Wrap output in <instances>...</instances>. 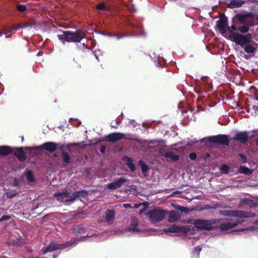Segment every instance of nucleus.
<instances>
[{"instance_id": "f257e3e1", "label": "nucleus", "mask_w": 258, "mask_h": 258, "mask_svg": "<svg viewBox=\"0 0 258 258\" xmlns=\"http://www.w3.org/2000/svg\"><path fill=\"white\" fill-rule=\"evenodd\" d=\"M246 17L245 16H240L238 18V22L234 25H232L230 27H227V20L225 19H220L216 22V26L220 32L224 36H226V29L230 33L228 28H230L232 32H236L239 31L241 33H245L249 29L248 25L246 22Z\"/></svg>"}, {"instance_id": "f03ea898", "label": "nucleus", "mask_w": 258, "mask_h": 258, "mask_svg": "<svg viewBox=\"0 0 258 258\" xmlns=\"http://www.w3.org/2000/svg\"><path fill=\"white\" fill-rule=\"evenodd\" d=\"M228 30L230 32V38L233 39L236 44L240 45L243 47L246 52L252 54L255 51V47L248 44L251 38V35L250 34L247 33L243 36L238 33L232 32L230 28H229Z\"/></svg>"}, {"instance_id": "7ed1b4c3", "label": "nucleus", "mask_w": 258, "mask_h": 258, "mask_svg": "<svg viewBox=\"0 0 258 258\" xmlns=\"http://www.w3.org/2000/svg\"><path fill=\"white\" fill-rule=\"evenodd\" d=\"M85 33L82 30H77L75 32L63 31L62 34L57 35L58 39L64 45L66 42H79L85 36Z\"/></svg>"}, {"instance_id": "20e7f679", "label": "nucleus", "mask_w": 258, "mask_h": 258, "mask_svg": "<svg viewBox=\"0 0 258 258\" xmlns=\"http://www.w3.org/2000/svg\"><path fill=\"white\" fill-rule=\"evenodd\" d=\"M217 220H204V219H191L187 221V223L195 226L197 229L210 230L213 229V225L217 223Z\"/></svg>"}, {"instance_id": "39448f33", "label": "nucleus", "mask_w": 258, "mask_h": 258, "mask_svg": "<svg viewBox=\"0 0 258 258\" xmlns=\"http://www.w3.org/2000/svg\"><path fill=\"white\" fill-rule=\"evenodd\" d=\"M151 223L155 224L164 219L166 216L165 210L160 208L150 210L146 214Z\"/></svg>"}, {"instance_id": "423d86ee", "label": "nucleus", "mask_w": 258, "mask_h": 258, "mask_svg": "<svg viewBox=\"0 0 258 258\" xmlns=\"http://www.w3.org/2000/svg\"><path fill=\"white\" fill-rule=\"evenodd\" d=\"M84 237H82L80 238H76L63 244H58L56 243L52 242L50 243V244L47 247H46V248L43 250L42 253L45 254L48 252L53 251L57 249H64L70 246H74L82 239Z\"/></svg>"}, {"instance_id": "0eeeda50", "label": "nucleus", "mask_w": 258, "mask_h": 258, "mask_svg": "<svg viewBox=\"0 0 258 258\" xmlns=\"http://www.w3.org/2000/svg\"><path fill=\"white\" fill-rule=\"evenodd\" d=\"M219 214L223 216L237 217L240 218H251L255 216V214L248 212L234 210H220Z\"/></svg>"}, {"instance_id": "6e6552de", "label": "nucleus", "mask_w": 258, "mask_h": 258, "mask_svg": "<svg viewBox=\"0 0 258 258\" xmlns=\"http://www.w3.org/2000/svg\"><path fill=\"white\" fill-rule=\"evenodd\" d=\"M242 222L239 219L234 220V219H226L219 226V229L222 231L229 230L236 226Z\"/></svg>"}, {"instance_id": "1a4fd4ad", "label": "nucleus", "mask_w": 258, "mask_h": 258, "mask_svg": "<svg viewBox=\"0 0 258 258\" xmlns=\"http://www.w3.org/2000/svg\"><path fill=\"white\" fill-rule=\"evenodd\" d=\"M139 228V221L138 219L135 217H132L129 227L125 229V231L130 232L133 234H137L140 232Z\"/></svg>"}, {"instance_id": "9d476101", "label": "nucleus", "mask_w": 258, "mask_h": 258, "mask_svg": "<svg viewBox=\"0 0 258 258\" xmlns=\"http://www.w3.org/2000/svg\"><path fill=\"white\" fill-rule=\"evenodd\" d=\"M200 84L201 89L204 91H210L212 88V82L211 79L207 77H204L201 79L199 82Z\"/></svg>"}, {"instance_id": "9b49d317", "label": "nucleus", "mask_w": 258, "mask_h": 258, "mask_svg": "<svg viewBox=\"0 0 258 258\" xmlns=\"http://www.w3.org/2000/svg\"><path fill=\"white\" fill-rule=\"evenodd\" d=\"M129 25L134 29V32L132 34V36H139L142 35L141 32H143V31L142 28L140 26H136L135 25L132 24ZM131 36V35H121L119 36L117 34H113V37H115L118 40L123 38L124 36Z\"/></svg>"}, {"instance_id": "f8f14e48", "label": "nucleus", "mask_w": 258, "mask_h": 258, "mask_svg": "<svg viewBox=\"0 0 258 258\" xmlns=\"http://www.w3.org/2000/svg\"><path fill=\"white\" fill-rule=\"evenodd\" d=\"M123 138H125V135L120 133L110 134L106 137L107 141L112 143H115Z\"/></svg>"}, {"instance_id": "ddd939ff", "label": "nucleus", "mask_w": 258, "mask_h": 258, "mask_svg": "<svg viewBox=\"0 0 258 258\" xmlns=\"http://www.w3.org/2000/svg\"><path fill=\"white\" fill-rule=\"evenodd\" d=\"M127 181V179L121 177L115 182H110L107 184V187L109 189H115L121 187L122 184Z\"/></svg>"}, {"instance_id": "4468645a", "label": "nucleus", "mask_w": 258, "mask_h": 258, "mask_svg": "<svg viewBox=\"0 0 258 258\" xmlns=\"http://www.w3.org/2000/svg\"><path fill=\"white\" fill-rule=\"evenodd\" d=\"M36 148H42L44 150L52 152L56 150L57 148V145L55 143L49 142L45 143L41 146L36 147Z\"/></svg>"}, {"instance_id": "2eb2a0df", "label": "nucleus", "mask_w": 258, "mask_h": 258, "mask_svg": "<svg viewBox=\"0 0 258 258\" xmlns=\"http://www.w3.org/2000/svg\"><path fill=\"white\" fill-rule=\"evenodd\" d=\"M159 152L161 154L164 156L165 158H170L171 160L173 161H177L179 159V156L176 155L174 154V153L172 151H165L163 150V149H160L159 150Z\"/></svg>"}, {"instance_id": "dca6fc26", "label": "nucleus", "mask_w": 258, "mask_h": 258, "mask_svg": "<svg viewBox=\"0 0 258 258\" xmlns=\"http://www.w3.org/2000/svg\"><path fill=\"white\" fill-rule=\"evenodd\" d=\"M213 141L224 145H229V140L228 138L224 135H219L213 137Z\"/></svg>"}, {"instance_id": "f3484780", "label": "nucleus", "mask_w": 258, "mask_h": 258, "mask_svg": "<svg viewBox=\"0 0 258 258\" xmlns=\"http://www.w3.org/2000/svg\"><path fill=\"white\" fill-rule=\"evenodd\" d=\"M54 196L56 197H62L63 199L62 201L65 202H72L76 199L74 193H73L71 196H67V194L65 192H58L55 194Z\"/></svg>"}, {"instance_id": "a211bd4d", "label": "nucleus", "mask_w": 258, "mask_h": 258, "mask_svg": "<svg viewBox=\"0 0 258 258\" xmlns=\"http://www.w3.org/2000/svg\"><path fill=\"white\" fill-rule=\"evenodd\" d=\"M248 139V134L246 132H240L237 133L235 137L234 138V140L239 141L241 143H245Z\"/></svg>"}, {"instance_id": "6ab92c4d", "label": "nucleus", "mask_w": 258, "mask_h": 258, "mask_svg": "<svg viewBox=\"0 0 258 258\" xmlns=\"http://www.w3.org/2000/svg\"><path fill=\"white\" fill-rule=\"evenodd\" d=\"M24 242V239L20 236L18 238L8 241L7 244L9 245H13L16 247H19L23 245Z\"/></svg>"}, {"instance_id": "aec40b11", "label": "nucleus", "mask_w": 258, "mask_h": 258, "mask_svg": "<svg viewBox=\"0 0 258 258\" xmlns=\"http://www.w3.org/2000/svg\"><path fill=\"white\" fill-rule=\"evenodd\" d=\"M115 212L113 210H107L105 212V221L109 225L113 223L114 218Z\"/></svg>"}, {"instance_id": "412c9836", "label": "nucleus", "mask_w": 258, "mask_h": 258, "mask_svg": "<svg viewBox=\"0 0 258 258\" xmlns=\"http://www.w3.org/2000/svg\"><path fill=\"white\" fill-rule=\"evenodd\" d=\"M14 155L21 161H24L26 160V155L23 150V148H17L14 153Z\"/></svg>"}, {"instance_id": "4be33fe9", "label": "nucleus", "mask_w": 258, "mask_h": 258, "mask_svg": "<svg viewBox=\"0 0 258 258\" xmlns=\"http://www.w3.org/2000/svg\"><path fill=\"white\" fill-rule=\"evenodd\" d=\"M254 202L251 199L248 198L241 199L240 201L239 205L240 207L244 206H247L249 207H253L254 206Z\"/></svg>"}, {"instance_id": "5701e85b", "label": "nucleus", "mask_w": 258, "mask_h": 258, "mask_svg": "<svg viewBox=\"0 0 258 258\" xmlns=\"http://www.w3.org/2000/svg\"><path fill=\"white\" fill-rule=\"evenodd\" d=\"M180 217L181 215L179 213L176 211H171L169 215L168 221L170 223H173L180 219Z\"/></svg>"}, {"instance_id": "b1692460", "label": "nucleus", "mask_w": 258, "mask_h": 258, "mask_svg": "<svg viewBox=\"0 0 258 258\" xmlns=\"http://www.w3.org/2000/svg\"><path fill=\"white\" fill-rule=\"evenodd\" d=\"M32 26V24L31 23H27L25 24L22 26H17L14 28H10V30H5L4 31V32H1V33H3V34L7 35L9 33H11L14 30H19L20 29L24 28H28V27L31 28Z\"/></svg>"}, {"instance_id": "393cba45", "label": "nucleus", "mask_w": 258, "mask_h": 258, "mask_svg": "<svg viewBox=\"0 0 258 258\" xmlns=\"http://www.w3.org/2000/svg\"><path fill=\"white\" fill-rule=\"evenodd\" d=\"M123 160L125 162L126 165L131 169V170L132 171H135L136 167L133 162V160L132 158L127 156H125L123 158Z\"/></svg>"}, {"instance_id": "a878e982", "label": "nucleus", "mask_w": 258, "mask_h": 258, "mask_svg": "<svg viewBox=\"0 0 258 258\" xmlns=\"http://www.w3.org/2000/svg\"><path fill=\"white\" fill-rule=\"evenodd\" d=\"M182 228L176 226L175 224L172 225L169 228H165L163 231L165 233L167 232H178L181 231Z\"/></svg>"}, {"instance_id": "bb28decb", "label": "nucleus", "mask_w": 258, "mask_h": 258, "mask_svg": "<svg viewBox=\"0 0 258 258\" xmlns=\"http://www.w3.org/2000/svg\"><path fill=\"white\" fill-rule=\"evenodd\" d=\"M12 149L9 146H3L0 147V154L7 155L12 152Z\"/></svg>"}, {"instance_id": "cd10ccee", "label": "nucleus", "mask_w": 258, "mask_h": 258, "mask_svg": "<svg viewBox=\"0 0 258 258\" xmlns=\"http://www.w3.org/2000/svg\"><path fill=\"white\" fill-rule=\"evenodd\" d=\"M25 176L29 182H34L35 180L33 173L31 170H27L25 172Z\"/></svg>"}, {"instance_id": "c85d7f7f", "label": "nucleus", "mask_w": 258, "mask_h": 258, "mask_svg": "<svg viewBox=\"0 0 258 258\" xmlns=\"http://www.w3.org/2000/svg\"><path fill=\"white\" fill-rule=\"evenodd\" d=\"M243 2L241 0H233L230 3L231 8H238L242 6Z\"/></svg>"}, {"instance_id": "c756f323", "label": "nucleus", "mask_w": 258, "mask_h": 258, "mask_svg": "<svg viewBox=\"0 0 258 258\" xmlns=\"http://www.w3.org/2000/svg\"><path fill=\"white\" fill-rule=\"evenodd\" d=\"M239 171L241 173L245 174H250L252 173V170L245 166H240Z\"/></svg>"}, {"instance_id": "7c9ffc66", "label": "nucleus", "mask_w": 258, "mask_h": 258, "mask_svg": "<svg viewBox=\"0 0 258 258\" xmlns=\"http://www.w3.org/2000/svg\"><path fill=\"white\" fill-rule=\"evenodd\" d=\"M76 198H84L87 195V192L86 190H81L74 192Z\"/></svg>"}, {"instance_id": "2f4dec72", "label": "nucleus", "mask_w": 258, "mask_h": 258, "mask_svg": "<svg viewBox=\"0 0 258 258\" xmlns=\"http://www.w3.org/2000/svg\"><path fill=\"white\" fill-rule=\"evenodd\" d=\"M173 207L176 209L177 210L180 211L182 213H187L188 212V209L186 207L180 206V205H175Z\"/></svg>"}, {"instance_id": "473e14b6", "label": "nucleus", "mask_w": 258, "mask_h": 258, "mask_svg": "<svg viewBox=\"0 0 258 258\" xmlns=\"http://www.w3.org/2000/svg\"><path fill=\"white\" fill-rule=\"evenodd\" d=\"M62 157L64 162H65L66 163H67V164L70 162V157L69 155L67 153L64 152H62Z\"/></svg>"}, {"instance_id": "72a5a7b5", "label": "nucleus", "mask_w": 258, "mask_h": 258, "mask_svg": "<svg viewBox=\"0 0 258 258\" xmlns=\"http://www.w3.org/2000/svg\"><path fill=\"white\" fill-rule=\"evenodd\" d=\"M84 229L79 225H76L74 228V231L75 233H83Z\"/></svg>"}, {"instance_id": "f704fd0d", "label": "nucleus", "mask_w": 258, "mask_h": 258, "mask_svg": "<svg viewBox=\"0 0 258 258\" xmlns=\"http://www.w3.org/2000/svg\"><path fill=\"white\" fill-rule=\"evenodd\" d=\"M94 54V55L96 58V59H97L98 60H99V59H98V56L99 55H102L103 54V51H102L101 50H95V51L93 52Z\"/></svg>"}, {"instance_id": "c9c22d12", "label": "nucleus", "mask_w": 258, "mask_h": 258, "mask_svg": "<svg viewBox=\"0 0 258 258\" xmlns=\"http://www.w3.org/2000/svg\"><path fill=\"white\" fill-rule=\"evenodd\" d=\"M17 9L19 11L21 12H25L27 10L26 6L23 5H19L17 6Z\"/></svg>"}, {"instance_id": "e433bc0d", "label": "nucleus", "mask_w": 258, "mask_h": 258, "mask_svg": "<svg viewBox=\"0 0 258 258\" xmlns=\"http://www.w3.org/2000/svg\"><path fill=\"white\" fill-rule=\"evenodd\" d=\"M222 171L225 173H228V171H229V167L226 165H223L222 167Z\"/></svg>"}, {"instance_id": "4c0bfd02", "label": "nucleus", "mask_w": 258, "mask_h": 258, "mask_svg": "<svg viewBox=\"0 0 258 258\" xmlns=\"http://www.w3.org/2000/svg\"><path fill=\"white\" fill-rule=\"evenodd\" d=\"M183 228L185 232H189L191 230H194V228L191 226H186L183 227Z\"/></svg>"}, {"instance_id": "58836bf2", "label": "nucleus", "mask_w": 258, "mask_h": 258, "mask_svg": "<svg viewBox=\"0 0 258 258\" xmlns=\"http://www.w3.org/2000/svg\"><path fill=\"white\" fill-rule=\"evenodd\" d=\"M106 8V6L104 3H101L97 7V9L99 10H103Z\"/></svg>"}, {"instance_id": "ea45409f", "label": "nucleus", "mask_w": 258, "mask_h": 258, "mask_svg": "<svg viewBox=\"0 0 258 258\" xmlns=\"http://www.w3.org/2000/svg\"><path fill=\"white\" fill-rule=\"evenodd\" d=\"M197 142H198V141L197 140V139H194L193 140H191L190 141H188L187 143V145H188V146H192L196 143H197Z\"/></svg>"}, {"instance_id": "a19ab883", "label": "nucleus", "mask_w": 258, "mask_h": 258, "mask_svg": "<svg viewBox=\"0 0 258 258\" xmlns=\"http://www.w3.org/2000/svg\"><path fill=\"white\" fill-rule=\"evenodd\" d=\"M16 195V192H12L11 191H8L7 192V196L8 198H12Z\"/></svg>"}, {"instance_id": "79ce46f5", "label": "nucleus", "mask_w": 258, "mask_h": 258, "mask_svg": "<svg viewBox=\"0 0 258 258\" xmlns=\"http://www.w3.org/2000/svg\"><path fill=\"white\" fill-rule=\"evenodd\" d=\"M189 157L191 160H195L197 158V154L195 153H190L189 154Z\"/></svg>"}, {"instance_id": "37998d69", "label": "nucleus", "mask_w": 258, "mask_h": 258, "mask_svg": "<svg viewBox=\"0 0 258 258\" xmlns=\"http://www.w3.org/2000/svg\"><path fill=\"white\" fill-rule=\"evenodd\" d=\"M202 247L201 246H198L197 247L195 248V251L197 253L198 255H199L200 252L202 250Z\"/></svg>"}, {"instance_id": "c03bdc74", "label": "nucleus", "mask_w": 258, "mask_h": 258, "mask_svg": "<svg viewBox=\"0 0 258 258\" xmlns=\"http://www.w3.org/2000/svg\"><path fill=\"white\" fill-rule=\"evenodd\" d=\"M239 157L243 162H246L247 158L244 154H239Z\"/></svg>"}, {"instance_id": "a18cd8bd", "label": "nucleus", "mask_w": 258, "mask_h": 258, "mask_svg": "<svg viewBox=\"0 0 258 258\" xmlns=\"http://www.w3.org/2000/svg\"><path fill=\"white\" fill-rule=\"evenodd\" d=\"M245 230H253L254 231H257V228H255L253 227H251L249 228H246V229H240L238 230V231H243Z\"/></svg>"}, {"instance_id": "49530a36", "label": "nucleus", "mask_w": 258, "mask_h": 258, "mask_svg": "<svg viewBox=\"0 0 258 258\" xmlns=\"http://www.w3.org/2000/svg\"><path fill=\"white\" fill-rule=\"evenodd\" d=\"M13 185L15 186H19V181L17 179H15L14 182H13Z\"/></svg>"}, {"instance_id": "de8ad7c7", "label": "nucleus", "mask_w": 258, "mask_h": 258, "mask_svg": "<svg viewBox=\"0 0 258 258\" xmlns=\"http://www.w3.org/2000/svg\"><path fill=\"white\" fill-rule=\"evenodd\" d=\"M130 123L133 127H136V122L134 120H131L130 121Z\"/></svg>"}, {"instance_id": "09e8293b", "label": "nucleus", "mask_w": 258, "mask_h": 258, "mask_svg": "<svg viewBox=\"0 0 258 258\" xmlns=\"http://www.w3.org/2000/svg\"><path fill=\"white\" fill-rule=\"evenodd\" d=\"M2 220H7L10 219V217L9 216H3L2 217Z\"/></svg>"}, {"instance_id": "8fccbe9b", "label": "nucleus", "mask_w": 258, "mask_h": 258, "mask_svg": "<svg viewBox=\"0 0 258 258\" xmlns=\"http://www.w3.org/2000/svg\"><path fill=\"white\" fill-rule=\"evenodd\" d=\"M181 192L179 191H177V190H176L175 191H174L173 192H172L171 195H170V196H174L176 194H180Z\"/></svg>"}, {"instance_id": "3c124183", "label": "nucleus", "mask_w": 258, "mask_h": 258, "mask_svg": "<svg viewBox=\"0 0 258 258\" xmlns=\"http://www.w3.org/2000/svg\"><path fill=\"white\" fill-rule=\"evenodd\" d=\"M104 35L107 36L108 37H113V34L110 33H105L103 34Z\"/></svg>"}, {"instance_id": "603ef678", "label": "nucleus", "mask_w": 258, "mask_h": 258, "mask_svg": "<svg viewBox=\"0 0 258 258\" xmlns=\"http://www.w3.org/2000/svg\"><path fill=\"white\" fill-rule=\"evenodd\" d=\"M147 168V166H143L142 167V170L143 171V172H144L145 170V168Z\"/></svg>"}, {"instance_id": "864d4df0", "label": "nucleus", "mask_w": 258, "mask_h": 258, "mask_svg": "<svg viewBox=\"0 0 258 258\" xmlns=\"http://www.w3.org/2000/svg\"><path fill=\"white\" fill-rule=\"evenodd\" d=\"M156 142V141L152 140V141H150L149 143H150V144H154V143H155Z\"/></svg>"}, {"instance_id": "5fc2aeb1", "label": "nucleus", "mask_w": 258, "mask_h": 258, "mask_svg": "<svg viewBox=\"0 0 258 258\" xmlns=\"http://www.w3.org/2000/svg\"><path fill=\"white\" fill-rule=\"evenodd\" d=\"M252 2H255L258 3V0H250Z\"/></svg>"}, {"instance_id": "6e6d98bb", "label": "nucleus", "mask_w": 258, "mask_h": 258, "mask_svg": "<svg viewBox=\"0 0 258 258\" xmlns=\"http://www.w3.org/2000/svg\"><path fill=\"white\" fill-rule=\"evenodd\" d=\"M111 127L115 128H117L116 126H115V125H111Z\"/></svg>"}, {"instance_id": "4d7b16f0", "label": "nucleus", "mask_w": 258, "mask_h": 258, "mask_svg": "<svg viewBox=\"0 0 258 258\" xmlns=\"http://www.w3.org/2000/svg\"><path fill=\"white\" fill-rule=\"evenodd\" d=\"M120 122V120H117V121H116V123H117V124H119Z\"/></svg>"}, {"instance_id": "13d9d810", "label": "nucleus", "mask_w": 258, "mask_h": 258, "mask_svg": "<svg viewBox=\"0 0 258 258\" xmlns=\"http://www.w3.org/2000/svg\"><path fill=\"white\" fill-rule=\"evenodd\" d=\"M124 205L125 207H127L128 206H129V204H125V205Z\"/></svg>"}, {"instance_id": "bf43d9fd", "label": "nucleus", "mask_w": 258, "mask_h": 258, "mask_svg": "<svg viewBox=\"0 0 258 258\" xmlns=\"http://www.w3.org/2000/svg\"><path fill=\"white\" fill-rule=\"evenodd\" d=\"M254 223L258 224V219L254 222Z\"/></svg>"}, {"instance_id": "052dcab7", "label": "nucleus", "mask_w": 258, "mask_h": 258, "mask_svg": "<svg viewBox=\"0 0 258 258\" xmlns=\"http://www.w3.org/2000/svg\"><path fill=\"white\" fill-rule=\"evenodd\" d=\"M256 144L258 146V139L256 141Z\"/></svg>"}, {"instance_id": "680f3d73", "label": "nucleus", "mask_w": 258, "mask_h": 258, "mask_svg": "<svg viewBox=\"0 0 258 258\" xmlns=\"http://www.w3.org/2000/svg\"><path fill=\"white\" fill-rule=\"evenodd\" d=\"M40 53H41V52H39L37 55H40Z\"/></svg>"}, {"instance_id": "e2e57ef3", "label": "nucleus", "mask_w": 258, "mask_h": 258, "mask_svg": "<svg viewBox=\"0 0 258 258\" xmlns=\"http://www.w3.org/2000/svg\"><path fill=\"white\" fill-rule=\"evenodd\" d=\"M204 140V139H201V140H200V141H201V142H202L203 141V140Z\"/></svg>"}, {"instance_id": "0e129e2a", "label": "nucleus", "mask_w": 258, "mask_h": 258, "mask_svg": "<svg viewBox=\"0 0 258 258\" xmlns=\"http://www.w3.org/2000/svg\"><path fill=\"white\" fill-rule=\"evenodd\" d=\"M2 221H3V220H2V218H1L0 219V222H2Z\"/></svg>"}, {"instance_id": "69168bd1", "label": "nucleus", "mask_w": 258, "mask_h": 258, "mask_svg": "<svg viewBox=\"0 0 258 258\" xmlns=\"http://www.w3.org/2000/svg\"><path fill=\"white\" fill-rule=\"evenodd\" d=\"M3 35V33H0V37Z\"/></svg>"}, {"instance_id": "338daca9", "label": "nucleus", "mask_w": 258, "mask_h": 258, "mask_svg": "<svg viewBox=\"0 0 258 258\" xmlns=\"http://www.w3.org/2000/svg\"><path fill=\"white\" fill-rule=\"evenodd\" d=\"M101 151L102 152H103V150L102 149H101Z\"/></svg>"}]
</instances>
